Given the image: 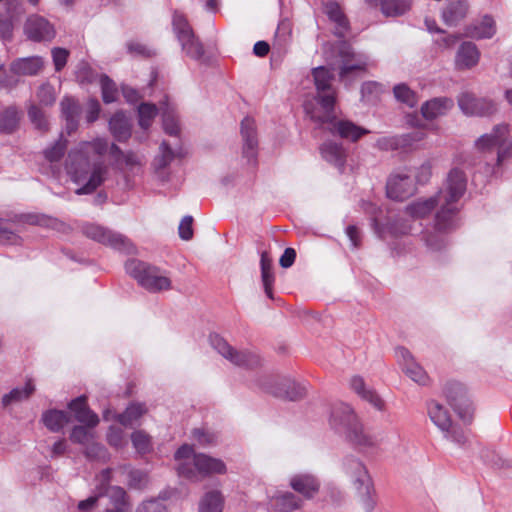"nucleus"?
I'll use <instances>...</instances> for the list:
<instances>
[{
  "label": "nucleus",
  "instance_id": "obj_23",
  "mask_svg": "<svg viewBox=\"0 0 512 512\" xmlns=\"http://www.w3.org/2000/svg\"><path fill=\"white\" fill-rule=\"evenodd\" d=\"M480 53L472 42H464L460 45L456 57L455 66L458 70L470 69L477 65Z\"/></svg>",
  "mask_w": 512,
  "mask_h": 512
},
{
  "label": "nucleus",
  "instance_id": "obj_25",
  "mask_svg": "<svg viewBox=\"0 0 512 512\" xmlns=\"http://www.w3.org/2000/svg\"><path fill=\"white\" fill-rule=\"evenodd\" d=\"M342 66L340 76L346 77L353 71H364L367 66V57L363 54H356L349 47L341 51Z\"/></svg>",
  "mask_w": 512,
  "mask_h": 512
},
{
  "label": "nucleus",
  "instance_id": "obj_13",
  "mask_svg": "<svg viewBox=\"0 0 512 512\" xmlns=\"http://www.w3.org/2000/svg\"><path fill=\"white\" fill-rule=\"evenodd\" d=\"M458 105L463 113L471 116H489L497 111V105L492 100L477 98L468 92L459 96Z\"/></svg>",
  "mask_w": 512,
  "mask_h": 512
},
{
  "label": "nucleus",
  "instance_id": "obj_62",
  "mask_svg": "<svg viewBox=\"0 0 512 512\" xmlns=\"http://www.w3.org/2000/svg\"><path fill=\"white\" fill-rule=\"evenodd\" d=\"M85 455L90 459H101L106 456V449L103 445L91 440L89 444L85 445Z\"/></svg>",
  "mask_w": 512,
  "mask_h": 512
},
{
  "label": "nucleus",
  "instance_id": "obj_40",
  "mask_svg": "<svg viewBox=\"0 0 512 512\" xmlns=\"http://www.w3.org/2000/svg\"><path fill=\"white\" fill-rule=\"evenodd\" d=\"M70 418L67 412L62 410L51 409L43 413L42 421L51 432H59L68 422Z\"/></svg>",
  "mask_w": 512,
  "mask_h": 512
},
{
  "label": "nucleus",
  "instance_id": "obj_64",
  "mask_svg": "<svg viewBox=\"0 0 512 512\" xmlns=\"http://www.w3.org/2000/svg\"><path fill=\"white\" fill-rule=\"evenodd\" d=\"M192 224H193V217L192 216H185L180 224H179V227H178V231H179V236L181 239L185 240V241H188L190 239H192L193 237V228H192Z\"/></svg>",
  "mask_w": 512,
  "mask_h": 512
},
{
  "label": "nucleus",
  "instance_id": "obj_41",
  "mask_svg": "<svg viewBox=\"0 0 512 512\" xmlns=\"http://www.w3.org/2000/svg\"><path fill=\"white\" fill-rule=\"evenodd\" d=\"M223 508L224 497L217 490L205 493L199 502V512H223Z\"/></svg>",
  "mask_w": 512,
  "mask_h": 512
},
{
  "label": "nucleus",
  "instance_id": "obj_39",
  "mask_svg": "<svg viewBox=\"0 0 512 512\" xmlns=\"http://www.w3.org/2000/svg\"><path fill=\"white\" fill-rule=\"evenodd\" d=\"M159 110L162 114L164 131L171 136L178 135L180 131L178 120L175 115V110L170 105L167 98L160 103Z\"/></svg>",
  "mask_w": 512,
  "mask_h": 512
},
{
  "label": "nucleus",
  "instance_id": "obj_55",
  "mask_svg": "<svg viewBox=\"0 0 512 512\" xmlns=\"http://www.w3.org/2000/svg\"><path fill=\"white\" fill-rule=\"evenodd\" d=\"M37 98L42 105L52 106L56 100L53 86L50 84L41 85L37 91Z\"/></svg>",
  "mask_w": 512,
  "mask_h": 512
},
{
  "label": "nucleus",
  "instance_id": "obj_24",
  "mask_svg": "<svg viewBox=\"0 0 512 512\" xmlns=\"http://www.w3.org/2000/svg\"><path fill=\"white\" fill-rule=\"evenodd\" d=\"M69 408L74 412L76 420L80 423H84L87 427L93 428L99 423L97 414L87 406L85 396H80L72 400L69 404Z\"/></svg>",
  "mask_w": 512,
  "mask_h": 512
},
{
  "label": "nucleus",
  "instance_id": "obj_47",
  "mask_svg": "<svg viewBox=\"0 0 512 512\" xmlns=\"http://www.w3.org/2000/svg\"><path fill=\"white\" fill-rule=\"evenodd\" d=\"M393 94L397 101L407 105L408 107L413 108L418 103L417 94L405 83L395 85L393 88Z\"/></svg>",
  "mask_w": 512,
  "mask_h": 512
},
{
  "label": "nucleus",
  "instance_id": "obj_35",
  "mask_svg": "<svg viewBox=\"0 0 512 512\" xmlns=\"http://www.w3.org/2000/svg\"><path fill=\"white\" fill-rule=\"evenodd\" d=\"M436 206L439 207L437 194L428 199H420L412 202L406 207V213L413 219H421L428 216Z\"/></svg>",
  "mask_w": 512,
  "mask_h": 512
},
{
  "label": "nucleus",
  "instance_id": "obj_7",
  "mask_svg": "<svg viewBox=\"0 0 512 512\" xmlns=\"http://www.w3.org/2000/svg\"><path fill=\"white\" fill-rule=\"evenodd\" d=\"M83 234L101 244L111 246L114 249L125 253H134L135 247L130 240L119 233H114L97 224L87 223L82 226Z\"/></svg>",
  "mask_w": 512,
  "mask_h": 512
},
{
  "label": "nucleus",
  "instance_id": "obj_54",
  "mask_svg": "<svg viewBox=\"0 0 512 512\" xmlns=\"http://www.w3.org/2000/svg\"><path fill=\"white\" fill-rule=\"evenodd\" d=\"M89 427L75 426L70 434V440L81 445L89 444L94 439V434L88 429Z\"/></svg>",
  "mask_w": 512,
  "mask_h": 512
},
{
  "label": "nucleus",
  "instance_id": "obj_56",
  "mask_svg": "<svg viewBox=\"0 0 512 512\" xmlns=\"http://www.w3.org/2000/svg\"><path fill=\"white\" fill-rule=\"evenodd\" d=\"M134 448L140 453H146L150 449V437L143 431H135L131 435Z\"/></svg>",
  "mask_w": 512,
  "mask_h": 512
},
{
  "label": "nucleus",
  "instance_id": "obj_6",
  "mask_svg": "<svg viewBox=\"0 0 512 512\" xmlns=\"http://www.w3.org/2000/svg\"><path fill=\"white\" fill-rule=\"evenodd\" d=\"M125 270L149 292L157 293L171 289V280L162 274L159 268L148 263L131 259L125 263Z\"/></svg>",
  "mask_w": 512,
  "mask_h": 512
},
{
  "label": "nucleus",
  "instance_id": "obj_17",
  "mask_svg": "<svg viewBox=\"0 0 512 512\" xmlns=\"http://www.w3.org/2000/svg\"><path fill=\"white\" fill-rule=\"evenodd\" d=\"M241 135L244 141L243 155L248 162H255L257 157L258 140L256 136L255 122L250 117H245L241 122Z\"/></svg>",
  "mask_w": 512,
  "mask_h": 512
},
{
  "label": "nucleus",
  "instance_id": "obj_53",
  "mask_svg": "<svg viewBox=\"0 0 512 512\" xmlns=\"http://www.w3.org/2000/svg\"><path fill=\"white\" fill-rule=\"evenodd\" d=\"M18 243H20V237L14 233L7 221L0 219V245Z\"/></svg>",
  "mask_w": 512,
  "mask_h": 512
},
{
  "label": "nucleus",
  "instance_id": "obj_28",
  "mask_svg": "<svg viewBox=\"0 0 512 512\" xmlns=\"http://www.w3.org/2000/svg\"><path fill=\"white\" fill-rule=\"evenodd\" d=\"M427 409L429 418L435 426L442 432L449 433L452 421L448 410L442 404L434 400L428 403Z\"/></svg>",
  "mask_w": 512,
  "mask_h": 512
},
{
  "label": "nucleus",
  "instance_id": "obj_48",
  "mask_svg": "<svg viewBox=\"0 0 512 512\" xmlns=\"http://www.w3.org/2000/svg\"><path fill=\"white\" fill-rule=\"evenodd\" d=\"M28 117L35 129L46 132L49 129V122L45 112L35 104L28 107Z\"/></svg>",
  "mask_w": 512,
  "mask_h": 512
},
{
  "label": "nucleus",
  "instance_id": "obj_45",
  "mask_svg": "<svg viewBox=\"0 0 512 512\" xmlns=\"http://www.w3.org/2000/svg\"><path fill=\"white\" fill-rule=\"evenodd\" d=\"M383 93V86L375 81L363 83L361 87V99L364 103L374 105L380 100Z\"/></svg>",
  "mask_w": 512,
  "mask_h": 512
},
{
  "label": "nucleus",
  "instance_id": "obj_44",
  "mask_svg": "<svg viewBox=\"0 0 512 512\" xmlns=\"http://www.w3.org/2000/svg\"><path fill=\"white\" fill-rule=\"evenodd\" d=\"M145 413L146 408L144 404L133 403L129 405L122 414H118L116 419L123 426L132 427Z\"/></svg>",
  "mask_w": 512,
  "mask_h": 512
},
{
  "label": "nucleus",
  "instance_id": "obj_22",
  "mask_svg": "<svg viewBox=\"0 0 512 512\" xmlns=\"http://www.w3.org/2000/svg\"><path fill=\"white\" fill-rule=\"evenodd\" d=\"M454 106V102L448 97H438L426 101L421 106V113L427 120H433L437 117L447 114Z\"/></svg>",
  "mask_w": 512,
  "mask_h": 512
},
{
  "label": "nucleus",
  "instance_id": "obj_5",
  "mask_svg": "<svg viewBox=\"0 0 512 512\" xmlns=\"http://www.w3.org/2000/svg\"><path fill=\"white\" fill-rule=\"evenodd\" d=\"M178 463V473L187 479L198 481L200 477L212 473H224L225 464L205 454H195L193 447L187 444L182 445L175 453Z\"/></svg>",
  "mask_w": 512,
  "mask_h": 512
},
{
  "label": "nucleus",
  "instance_id": "obj_29",
  "mask_svg": "<svg viewBox=\"0 0 512 512\" xmlns=\"http://www.w3.org/2000/svg\"><path fill=\"white\" fill-rule=\"evenodd\" d=\"M351 389L363 400L369 402L376 409L381 410L384 406L383 400L372 389L366 387L362 377L354 376L350 380Z\"/></svg>",
  "mask_w": 512,
  "mask_h": 512
},
{
  "label": "nucleus",
  "instance_id": "obj_34",
  "mask_svg": "<svg viewBox=\"0 0 512 512\" xmlns=\"http://www.w3.org/2000/svg\"><path fill=\"white\" fill-rule=\"evenodd\" d=\"M99 496H105L109 499V508L131 509L132 504L126 491L120 486H108L104 491L99 492Z\"/></svg>",
  "mask_w": 512,
  "mask_h": 512
},
{
  "label": "nucleus",
  "instance_id": "obj_60",
  "mask_svg": "<svg viewBox=\"0 0 512 512\" xmlns=\"http://www.w3.org/2000/svg\"><path fill=\"white\" fill-rule=\"evenodd\" d=\"M137 512H168L163 503V499L155 498L144 501L138 508Z\"/></svg>",
  "mask_w": 512,
  "mask_h": 512
},
{
  "label": "nucleus",
  "instance_id": "obj_18",
  "mask_svg": "<svg viewBox=\"0 0 512 512\" xmlns=\"http://www.w3.org/2000/svg\"><path fill=\"white\" fill-rule=\"evenodd\" d=\"M265 389L276 397L286 398L291 401L301 399L306 394L304 386L290 379H283L279 383L267 386Z\"/></svg>",
  "mask_w": 512,
  "mask_h": 512
},
{
  "label": "nucleus",
  "instance_id": "obj_57",
  "mask_svg": "<svg viewBox=\"0 0 512 512\" xmlns=\"http://www.w3.org/2000/svg\"><path fill=\"white\" fill-rule=\"evenodd\" d=\"M128 477V486L132 489H143L148 483L147 474L141 470H130Z\"/></svg>",
  "mask_w": 512,
  "mask_h": 512
},
{
  "label": "nucleus",
  "instance_id": "obj_15",
  "mask_svg": "<svg viewBox=\"0 0 512 512\" xmlns=\"http://www.w3.org/2000/svg\"><path fill=\"white\" fill-rule=\"evenodd\" d=\"M414 191V181L407 172L393 174L387 181L386 193L393 200L403 201L410 197Z\"/></svg>",
  "mask_w": 512,
  "mask_h": 512
},
{
  "label": "nucleus",
  "instance_id": "obj_8",
  "mask_svg": "<svg viewBox=\"0 0 512 512\" xmlns=\"http://www.w3.org/2000/svg\"><path fill=\"white\" fill-rule=\"evenodd\" d=\"M173 28L186 55L195 60H200L204 54L203 45L195 37L191 26L183 15L174 14Z\"/></svg>",
  "mask_w": 512,
  "mask_h": 512
},
{
  "label": "nucleus",
  "instance_id": "obj_3",
  "mask_svg": "<svg viewBox=\"0 0 512 512\" xmlns=\"http://www.w3.org/2000/svg\"><path fill=\"white\" fill-rule=\"evenodd\" d=\"M330 425L335 430H343L349 442L360 451H370L378 447L380 440L359 421L352 407L337 403L332 407Z\"/></svg>",
  "mask_w": 512,
  "mask_h": 512
},
{
  "label": "nucleus",
  "instance_id": "obj_63",
  "mask_svg": "<svg viewBox=\"0 0 512 512\" xmlns=\"http://www.w3.org/2000/svg\"><path fill=\"white\" fill-rule=\"evenodd\" d=\"M192 435L202 446L213 445L216 442V435L203 429H194Z\"/></svg>",
  "mask_w": 512,
  "mask_h": 512
},
{
  "label": "nucleus",
  "instance_id": "obj_21",
  "mask_svg": "<svg viewBox=\"0 0 512 512\" xmlns=\"http://www.w3.org/2000/svg\"><path fill=\"white\" fill-rule=\"evenodd\" d=\"M469 11V4L464 0L449 1L442 11V19L449 26H456L464 20Z\"/></svg>",
  "mask_w": 512,
  "mask_h": 512
},
{
  "label": "nucleus",
  "instance_id": "obj_4",
  "mask_svg": "<svg viewBox=\"0 0 512 512\" xmlns=\"http://www.w3.org/2000/svg\"><path fill=\"white\" fill-rule=\"evenodd\" d=\"M317 95L304 102V110L311 120L327 121L332 117L335 91L332 87L333 73L324 66L312 70Z\"/></svg>",
  "mask_w": 512,
  "mask_h": 512
},
{
  "label": "nucleus",
  "instance_id": "obj_14",
  "mask_svg": "<svg viewBox=\"0 0 512 512\" xmlns=\"http://www.w3.org/2000/svg\"><path fill=\"white\" fill-rule=\"evenodd\" d=\"M24 32L28 39L34 42H49L56 35L54 26L39 15H32L26 20Z\"/></svg>",
  "mask_w": 512,
  "mask_h": 512
},
{
  "label": "nucleus",
  "instance_id": "obj_9",
  "mask_svg": "<svg viewBox=\"0 0 512 512\" xmlns=\"http://www.w3.org/2000/svg\"><path fill=\"white\" fill-rule=\"evenodd\" d=\"M447 401L464 423L473 419L474 408L467 396L465 387L458 382H449L444 388Z\"/></svg>",
  "mask_w": 512,
  "mask_h": 512
},
{
  "label": "nucleus",
  "instance_id": "obj_38",
  "mask_svg": "<svg viewBox=\"0 0 512 512\" xmlns=\"http://www.w3.org/2000/svg\"><path fill=\"white\" fill-rule=\"evenodd\" d=\"M466 33L472 38H491L496 33L495 21L491 16L485 15L479 24L469 26Z\"/></svg>",
  "mask_w": 512,
  "mask_h": 512
},
{
  "label": "nucleus",
  "instance_id": "obj_1",
  "mask_svg": "<svg viewBox=\"0 0 512 512\" xmlns=\"http://www.w3.org/2000/svg\"><path fill=\"white\" fill-rule=\"evenodd\" d=\"M107 150V140L97 138L82 142L69 152L66 170L71 180L80 186L75 191L77 195L91 194L105 182L109 167L95 158L104 155Z\"/></svg>",
  "mask_w": 512,
  "mask_h": 512
},
{
  "label": "nucleus",
  "instance_id": "obj_50",
  "mask_svg": "<svg viewBox=\"0 0 512 512\" xmlns=\"http://www.w3.org/2000/svg\"><path fill=\"white\" fill-rule=\"evenodd\" d=\"M67 141L60 138L51 147L44 150L43 154L47 161L54 163L59 162L65 154Z\"/></svg>",
  "mask_w": 512,
  "mask_h": 512
},
{
  "label": "nucleus",
  "instance_id": "obj_26",
  "mask_svg": "<svg viewBox=\"0 0 512 512\" xmlns=\"http://www.w3.org/2000/svg\"><path fill=\"white\" fill-rule=\"evenodd\" d=\"M61 113L66 121L68 134L76 131L78 127V118L81 111L79 103L71 97H64L60 102Z\"/></svg>",
  "mask_w": 512,
  "mask_h": 512
},
{
  "label": "nucleus",
  "instance_id": "obj_30",
  "mask_svg": "<svg viewBox=\"0 0 512 512\" xmlns=\"http://www.w3.org/2000/svg\"><path fill=\"white\" fill-rule=\"evenodd\" d=\"M322 157L339 169H343L346 162V152L339 143L328 141L320 148Z\"/></svg>",
  "mask_w": 512,
  "mask_h": 512
},
{
  "label": "nucleus",
  "instance_id": "obj_43",
  "mask_svg": "<svg viewBox=\"0 0 512 512\" xmlns=\"http://www.w3.org/2000/svg\"><path fill=\"white\" fill-rule=\"evenodd\" d=\"M291 36V25L288 21H281L277 27L275 34V42L273 44L272 56H275L276 49H278L279 56L284 54L285 47L287 46Z\"/></svg>",
  "mask_w": 512,
  "mask_h": 512
},
{
  "label": "nucleus",
  "instance_id": "obj_33",
  "mask_svg": "<svg viewBox=\"0 0 512 512\" xmlns=\"http://www.w3.org/2000/svg\"><path fill=\"white\" fill-rule=\"evenodd\" d=\"M269 506L279 512H291L302 506V501L293 493L286 492L270 498Z\"/></svg>",
  "mask_w": 512,
  "mask_h": 512
},
{
  "label": "nucleus",
  "instance_id": "obj_19",
  "mask_svg": "<svg viewBox=\"0 0 512 512\" xmlns=\"http://www.w3.org/2000/svg\"><path fill=\"white\" fill-rule=\"evenodd\" d=\"M44 64L41 56L18 58L10 64V71L15 75L35 76L42 71Z\"/></svg>",
  "mask_w": 512,
  "mask_h": 512
},
{
  "label": "nucleus",
  "instance_id": "obj_61",
  "mask_svg": "<svg viewBox=\"0 0 512 512\" xmlns=\"http://www.w3.org/2000/svg\"><path fill=\"white\" fill-rule=\"evenodd\" d=\"M389 232L394 236H401L409 234L412 227L408 220L397 219L388 226Z\"/></svg>",
  "mask_w": 512,
  "mask_h": 512
},
{
  "label": "nucleus",
  "instance_id": "obj_20",
  "mask_svg": "<svg viewBox=\"0 0 512 512\" xmlns=\"http://www.w3.org/2000/svg\"><path fill=\"white\" fill-rule=\"evenodd\" d=\"M290 486L306 499H311L318 493L320 482L311 474H297L290 479Z\"/></svg>",
  "mask_w": 512,
  "mask_h": 512
},
{
  "label": "nucleus",
  "instance_id": "obj_16",
  "mask_svg": "<svg viewBox=\"0 0 512 512\" xmlns=\"http://www.w3.org/2000/svg\"><path fill=\"white\" fill-rule=\"evenodd\" d=\"M397 358L402 365L403 372L415 383L426 386L430 383V377L426 371L415 362L412 354L404 347L396 349Z\"/></svg>",
  "mask_w": 512,
  "mask_h": 512
},
{
  "label": "nucleus",
  "instance_id": "obj_51",
  "mask_svg": "<svg viewBox=\"0 0 512 512\" xmlns=\"http://www.w3.org/2000/svg\"><path fill=\"white\" fill-rule=\"evenodd\" d=\"M101 89H102V98L105 103H112L116 101L118 96V91L115 83L106 75L101 76Z\"/></svg>",
  "mask_w": 512,
  "mask_h": 512
},
{
  "label": "nucleus",
  "instance_id": "obj_49",
  "mask_svg": "<svg viewBox=\"0 0 512 512\" xmlns=\"http://www.w3.org/2000/svg\"><path fill=\"white\" fill-rule=\"evenodd\" d=\"M158 113V108L154 104L142 103L138 107L139 125L143 129H148L155 116Z\"/></svg>",
  "mask_w": 512,
  "mask_h": 512
},
{
  "label": "nucleus",
  "instance_id": "obj_59",
  "mask_svg": "<svg viewBox=\"0 0 512 512\" xmlns=\"http://www.w3.org/2000/svg\"><path fill=\"white\" fill-rule=\"evenodd\" d=\"M51 54H52V59H53L55 70L57 72L61 71L67 64V60L69 57V51L65 48L54 47L51 50Z\"/></svg>",
  "mask_w": 512,
  "mask_h": 512
},
{
  "label": "nucleus",
  "instance_id": "obj_10",
  "mask_svg": "<svg viewBox=\"0 0 512 512\" xmlns=\"http://www.w3.org/2000/svg\"><path fill=\"white\" fill-rule=\"evenodd\" d=\"M210 343L219 354L236 366L255 368L261 363L257 354L248 351H236L219 335H211Z\"/></svg>",
  "mask_w": 512,
  "mask_h": 512
},
{
  "label": "nucleus",
  "instance_id": "obj_11",
  "mask_svg": "<svg viewBox=\"0 0 512 512\" xmlns=\"http://www.w3.org/2000/svg\"><path fill=\"white\" fill-rule=\"evenodd\" d=\"M318 123L321 127L329 130L333 135H339L341 138L357 141L363 135L367 134L369 131L356 125L355 123L349 120H338L334 115V109H332V117L327 121L321 120H313Z\"/></svg>",
  "mask_w": 512,
  "mask_h": 512
},
{
  "label": "nucleus",
  "instance_id": "obj_58",
  "mask_svg": "<svg viewBox=\"0 0 512 512\" xmlns=\"http://www.w3.org/2000/svg\"><path fill=\"white\" fill-rule=\"evenodd\" d=\"M497 162L501 164L505 159L512 155V141L509 139V133L498 139Z\"/></svg>",
  "mask_w": 512,
  "mask_h": 512
},
{
  "label": "nucleus",
  "instance_id": "obj_2",
  "mask_svg": "<svg viewBox=\"0 0 512 512\" xmlns=\"http://www.w3.org/2000/svg\"><path fill=\"white\" fill-rule=\"evenodd\" d=\"M467 187V177L460 168L449 171L444 187L437 193L439 209L435 215V229L447 232L457 226L459 212L458 201L464 195Z\"/></svg>",
  "mask_w": 512,
  "mask_h": 512
},
{
  "label": "nucleus",
  "instance_id": "obj_31",
  "mask_svg": "<svg viewBox=\"0 0 512 512\" xmlns=\"http://www.w3.org/2000/svg\"><path fill=\"white\" fill-rule=\"evenodd\" d=\"M22 111L16 106H9L0 112V133L12 134L20 125Z\"/></svg>",
  "mask_w": 512,
  "mask_h": 512
},
{
  "label": "nucleus",
  "instance_id": "obj_42",
  "mask_svg": "<svg viewBox=\"0 0 512 512\" xmlns=\"http://www.w3.org/2000/svg\"><path fill=\"white\" fill-rule=\"evenodd\" d=\"M35 391V385L32 379H28L23 388H14L9 393L4 394L2 397L3 407H7L12 403L21 402L28 399Z\"/></svg>",
  "mask_w": 512,
  "mask_h": 512
},
{
  "label": "nucleus",
  "instance_id": "obj_12",
  "mask_svg": "<svg viewBox=\"0 0 512 512\" xmlns=\"http://www.w3.org/2000/svg\"><path fill=\"white\" fill-rule=\"evenodd\" d=\"M345 467L351 477L355 479V482L359 484L358 489H361L366 493V497L364 499L365 509L367 511L373 510L375 501L370 495L372 482L366 467L362 462L354 458H347L345 461Z\"/></svg>",
  "mask_w": 512,
  "mask_h": 512
},
{
  "label": "nucleus",
  "instance_id": "obj_32",
  "mask_svg": "<svg viewBox=\"0 0 512 512\" xmlns=\"http://www.w3.org/2000/svg\"><path fill=\"white\" fill-rule=\"evenodd\" d=\"M109 128L117 141H126L131 136V124L123 112H117L111 117Z\"/></svg>",
  "mask_w": 512,
  "mask_h": 512
},
{
  "label": "nucleus",
  "instance_id": "obj_46",
  "mask_svg": "<svg viewBox=\"0 0 512 512\" xmlns=\"http://www.w3.org/2000/svg\"><path fill=\"white\" fill-rule=\"evenodd\" d=\"M176 153L171 149L166 141H163L159 147V153L153 160V166L157 172L167 168L175 159Z\"/></svg>",
  "mask_w": 512,
  "mask_h": 512
},
{
  "label": "nucleus",
  "instance_id": "obj_37",
  "mask_svg": "<svg viewBox=\"0 0 512 512\" xmlns=\"http://www.w3.org/2000/svg\"><path fill=\"white\" fill-rule=\"evenodd\" d=\"M413 0H380L378 7L385 17H399L412 8Z\"/></svg>",
  "mask_w": 512,
  "mask_h": 512
},
{
  "label": "nucleus",
  "instance_id": "obj_36",
  "mask_svg": "<svg viewBox=\"0 0 512 512\" xmlns=\"http://www.w3.org/2000/svg\"><path fill=\"white\" fill-rule=\"evenodd\" d=\"M509 133L508 125L500 124L494 127L491 133L484 134L479 137L475 146L480 151H489L494 147L498 146V139H502L503 135H507Z\"/></svg>",
  "mask_w": 512,
  "mask_h": 512
},
{
  "label": "nucleus",
  "instance_id": "obj_27",
  "mask_svg": "<svg viewBox=\"0 0 512 512\" xmlns=\"http://www.w3.org/2000/svg\"><path fill=\"white\" fill-rule=\"evenodd\" d=\"M324 12L335 23V34L338 37H344L349 29V21L340 5L333 1L327 2L324 5Z\"/></svg>",
  "mask_w": 512,
  "mask_h": 512
},
{
  "label": "nucleus",
  "instance_id": "obj_52",
  "mask_svg": "<svg viewBox=\"0 0 512 512\" xmlns=\"http://www.w3.org/2000/svg\"><path fill=\"white\" fill-rule=\"evenodd\" d=\"M406 145V138L402 136H386L379 138L376 146L385 151L397 150Z\"/></svg>",
  "mask_w": 512,
  "mask_h": 512
}]
</instances>
